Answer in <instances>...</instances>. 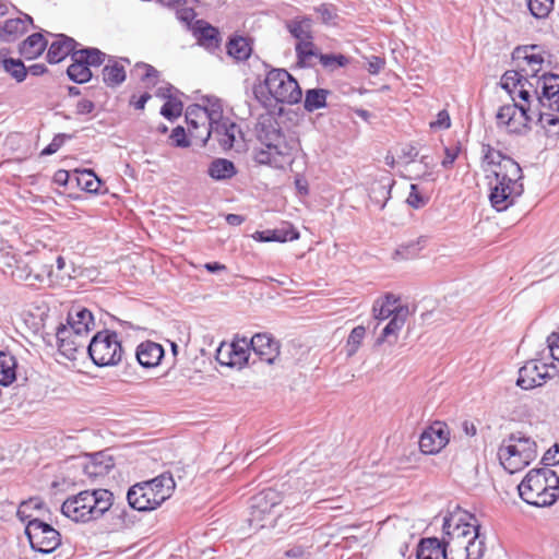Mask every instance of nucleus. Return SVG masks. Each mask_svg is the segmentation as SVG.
<instances>
[{
	"instance_id": "1",
	"label": "nucleus",
	"mask_w": 559,
	"mask_h": 559,
	"mask_svg": "<svg viewBox=\"0 0 559 559\" xmlns=\"http://www.w3.org/2000/svg\"><path fill=\"white\" fill-rule=\"evenodd\" d=\"M520 83L515 72L503 73L499 87L509 95L512 103L500 106L495 116L499 129L515 134L524 133L530 129L532 104L536 95V90H533L531 84Z\"/></svg>"
},
{
	"instance_id": "2",
	"label": "nucleus",
	"mask_w": 559,
	"mask_h": 559,
	"mask_svg": "<svg viewBox=\"0 0 559 559\" xmlns=\"http://www.w3.org/2000/svg\"><path fill=\"white\" fill-rule=\"evenodd\" d=\"M254 133L261 144L253 151V158L258 164L283 167L290 159L292 147L273 115L269 112L260 115Z\"/></svg>"
},
{
	"instance_id": "3",
	"label": "nucleus",
	"mask_w": 559,
	"mask_h": 559,
	"mask_svg": "<svg viewBox=\"0 0 559 559\" xmlns=\"http://www.w3.org/2000/svg\"><path fill=\"white\" fill-rule=\"evenodd\" d=\"M557 473L550 468L531 469L518 485L520 497L528 504L548 507L559 498Z\"/></svg>"
},
{
	"instance_id": "4",
	"label": "nucleus",
	"mask_w": 559,
	"mask_h": 559,
	"mask_svg": "<svg viewBox=\"0 0 559 559\" xmlns=\"http://www.w3.org/2000/svg\"><path fill=\"white\" fill-rule=\"evenodd\" d=\"M111 506L112 493L109 490H84L69 497L62 503L61 512L74 522H88L104 515Z\"/></svg>"
},
{
	"instance_id": "5",
	"label": "nucleus",
	"mask_w": 559,
	"mask_h": 559,
	"mask_svg": "<svg viewBox=\"0 0 559 559\" xmlns=\"http://www.w3.org/2000/svg\"><path fill=\"white\" fill-rule=\"evenodd\" d=\"M512 60L518 70H512L518 74L521 83L531 84L533 90L539 85L540 75L551 67V53L542 45H522L512 51Z\"/></svg>"
},
{
	"instance_id": "6",
	"label": "nucleus",
	"mask_w": 559,
	"mask_h": 559,
	"mask_svg": "<svg viewBox=\"0 0 559 559\" xmlns=\"http://www.w3.org/2000/svg\"><path fill=\"white\" fill-rule=\"evenodd\" d=\"M520 171L519 165L508 157L501 158L491 168L496 180L495 186L491 187V206L498 212L512 205L514 195L521 193L522 186L518 182Z\"/></svg>"
},
{
	"instance_id": "7",
	"label": "nucleus",
	"mask_w": 559,
	"mask_h": 559,
	"mask_svg": "<svg viewBox=\"0 0 559 559\" xmlns=\"http://www.w3.org/2000/svg\"><path fill=\"white\" fill-rule=\"evenodd\" d=\"M538 455L536 442L526 436L512 435L499 448L498 457L506 471L511 474L522 471Z\"/></svg>"
},
{
	"instance_id": "8",
	"label": "nucleus",
	"mask_w": 559,
	"mask_h": 559,
	"mask_svg": "<svg viewBox=\"0 0 559 559\" xmlns=\"http://www.w3.org/2000/svg\"><path fill=\"white\" fill-rule=\"evenodd\" d=\"M87 352L98 367L117 366L123 355L118 334L109 330L97 332L90 341Z\"/></svg>"
},
{
	"instance_id": "9",
	"label": "nucleus",
	"mask_w": 559,
	"mask_h": 559,
	"mask_svg": "<svg viewBox=\"0 0 559 559\" xmlns=\"http://www.w3.org/2000/svg\"><path fill=\"white\" fill-rule=\"evenodd\" d=\"M264 86L277 103L294 105L301 100L302 92L298 82L284 69L270 70Z\"/></svg>"
},
{
	"instance_id": "10",
	"label": "nucleus",
	"mask_w": 559,
	"mask_h": 559,
	"mask_svg": "<svg viewBox=\"0 0 559 559\" xmlns=\"http://www.w3.org/2000/svg\"><path fill=\"white\" fill-rule=\"evenodd\" d=\"M202 145H205L210 139L216 141L223 151L242 147L243 136L237 123L229 118H223L210 123L207 131H202Z\"/></svg>"
},
{
	"instance_id": "11",
	"label": "nucleus",
	"mask_w": 559,
	"mask_h": 559,
	"mask_svg": "<svg viewBox=\"0 0 559 559\" xmlns=\"http://www.w3.org/2000/svg\"><path fill=\"white\" fill-rule=\"evenodd\" d=\"M25 534L32 548L43 554L52 552L61 543L60 533L50 524L39 519L28 521L25 527Z\"/></svg>"
},
{
	"instance_id": "12",
	"label": "nucleus",
	"mask_w": 559,
	"mask_h": 559,
	"mask_svg": "<svg viewBox=\"0 0 559 559\" xmlns=\"http://www.w3.org/2000/svg\"><path fill=\"white\" fill-rule=\"evenodd\" d=\"M551 369L554 366L540 360H528L520 368L516 384L524 390L539 386L550 377Z\"/></svg>"
},
{
	"instance_id": "13",
	"label": "nucleus",
	"mask_w": 559,
	"mask_h": 559,
	"mask_svg": "<svg viewBox=\"0 0 559 559\" xmlns=\"http://www.w3.org/2000/svg\"><path fill=\"white\" fill-rule=\"evenodd\" d=\"M540 79L534 99L543 108L559 112V75L544 72Z\"/></svg>"
},
{
	"instance_id": "14",
	"label": "nucleus",
	"mask_w": 559,
	"mask_h": 559,
	"mask_svg": "<svg viewBox=\"0 0 559 559\" xmlns=\"http://www.w3.org/2000/svg\"><path fill=\"white\" fill-rule=\"evenodd\" d=\"M449 443V430L442 423H435L420 436L419 448L425 454H436Z\"/></svg>"
},
{
	"instance_id": "15",
	"label": "nucleus",
	"mask_w": 559,
	"mask_h": 559,
	"mask_svg": "<svg viewBox=\"0 0 559 559\" xmlns=\"http://www.w3.org/2000/svg\"><path fill=\"white\" fill-rule=\"evenodd\" d=\"M250 347L261 361L274 365L280 358V342L267 333H257L250 340Z\"/></svg>"
},
{
	"instance_id": "16",
	"label": "nucleus",
	"mask_w": 559,
	"mask_h": 559,
	"mask_svg": "<svg viewBox=\"0 0 559 559\" xmlns=\"http://www.w3.org/2000/svg\"><path fill=\"white\" fill-rule=\"evenodd\" d=\"M153 489L145 481L131 486L127 493L129 506L138 511H151L162 503L155 497Z\"/></svg>"
},
{
	"instance_id": "17",
	"label": "nucleus",
	"mask_w": 559,
	"mask_h": 559,
	"mask_svg": "<svg viewBox=\"0 0 559 559\" xmlns=\"http://www.w3.org/2000/svg\"><path fill=\"white\" fill-rule=\"evenodd\" d=\"M280 493L272 488L264 489L253 496L250 504V523L252 524L255 522L259 524V522L263 520L264 515L269 514L274 507L280 504Z\"/></svg>"
},
{
	"instance_id": "18",
	"label": "nucleus",
	"mask_w": 559,
	"mask_h": 559,
	"mask_svg": "<svg viewBox=\"0 0 559 559\" xmlns=\"http://www.w3.org/2000/svg\"><path fill=\"white\" fill-rule=\"evenodd\" d=\"M443 532L447 539L444 538L442 542L448 547H453L461 549L462 544H465L466 540L472 537L475 533L478 532V527L468 523H453V519H444L443 523Z\"/></svg>"
},
{
	"instance_id": "19",
	"label": "nucleus",
	"mask_w": 559,
	"mask_h": 559,
	"mask_svg": "<svg viewBox=\"0 0 559 559\" xmlns=\"http://www.w3.org/2000/svg\"><path fill=\"white\" fill-rule=\"evenodd\" d=\"M186 120L190 136L202 141V131H207L210 128V118L203 106L201 104L190 105L186 111Z\"/></svg>"
},
{
	"instance_id": "20",
	"label": "nucleus",
	"mask_w": 559,
	"mask_h": 559,
	"mask_svg": "<svg viewBox=\"0 0 559 559\" xmlns=\"http://www.w3.org/2000/svg\"><path fill=\"white\" fill-rule=\"evenodd\" d=\"M59 352L68 359H75L80 348L85 347V336H79L71 332V329H57L56 333Z\"/></svg>"
},
{
	"instance_id": "21",
	"label": "nucleus",
	"mask_w": 559,
	"mask_h": 559,
	"mask_svg": "<svg viewBox=\"0 0 559 559\" xmlns=\"http://www.w3.org/2000/svg\"><path fill=\"white\" fill-rule=\"evenodd\" d=\"M400 308H409L407 305L401 304L397 296L392 293H386L384 296L374 300L372 306L373 318L378 321H383L393 318Z\"/></svg>"
},
{
	"instance_id": "22",
	"label": "nucleus",
	"mask_w": 559,
	"mask_h": 559,
	"mask_svg": "<svg viewBox=\"0 0 559 559\" xmlns=\"http://www.w3.org/2000/svg\"><path fill=\"white\" fill-rule=\"evenodd\" d=\"M135 356L142 367L153 368L158 366L164 357V348L156 342L145 341L138 345Z\"/></svg>"
},
{
	"instance_id": "23",
	"label": "nucleus",
	"mask_w": 559,
	"mask_h": 559,
	"mask_svg": "<svg viewBox=\"0 0 559 559\" xmlns=\"http://www.w3.org/2000/svg\"><path fill=\"white\" fill-rule=\"evenodd\" d=\"M79 44L71 37L63 34L56 35L55 40L51 43L48 52L47 60L49 63H59L69 55L76 52L75 49Z\"/></svg>"
},
{
	"instance_id": "24",
	"label": "nucleus",
	"mask_w": 559,
	"mask_h": 559,
	"mask_svg": "<svg viewBox=\"0 0 559 559\" xmlns=\"http://www.w3.org/2000/svg\"><path fill=\"white\" fill-rule=\"evenodd\" d=\"M394 183V180L389 176H383L371 182L368 189V195L370 201L374 205H378L380 210L384 209L386 202L391 198V190Z\"/></svg>"
},
{
	"instance_id": "25",
	"label": "nucleus",
	"mask_w": 559,
	"mask_h": 559,
	"mask_svg": "<svg viewBox=\"0 0 559 559\" xmlns=\"http://www.w3.org/2000/svg\"><path fill=\"white\" fill-rule=\"evenodd\" d=\"M94 325L93 314L85 308H78L74 312L69 313L68 325H61V329H71V332L85 336L91 326Z\"/></svg>"
},
{
	"instance_id": "26",
	"label": "nucleus",
	"mask_w": 559,
	"mask_h": 559,
	"mask_svg": "<svg viewBox=\"0 0 559 559\" xmlns=\"http://www.w3.org/2000/svg\"><path fill=\"white\" fill-rule=\"evenodd\" d=\"M409 314V308H400V310L396 311L393 318H390L389 323L383 328L377 343H395V341L397 340V335L400 331L403 329Z\"/></svg>"
},
{
	"instance_id": "27",
	"label": "nucleus",
	"mask_w": 559,
	"mask_h": 559,
	"mask_svg": "<svg viewBox=\"0 0 559 559\" xmlns=\"http://www.w3.org/2000/svg\"><path fill=\"white\" fill-rule=\"evenodd\" d=\"M417 559H450L448 548L436 537L423 538L418 545Z\"/></svg>"
},
{
	"instance_id": "28",
	"label": "nucleus",
	"mask_w": 559,
	"mask_h": 559,
	"mask_svg": "<svg viewBox=\"0 0 559 559\" xmlns=\"http://www.w3.org/2000/svg\"><path fill=\"white\" fill-rule=\"evenodd\" d=\"M193 33L201 46L215 49L219 45L218 31L203 20H198L193 26Z\"/></svg>"
},
{
	"instance_id": "29",
	"label": "nucleus",
	"mask_w": 559,
	"mask_h": 559,
	"mask_svg": "<svg viewBox=\"0 0 559 559\" xmlns=\"http://www.w3.org/2000/svg\"><path fill=\"white\" fill-rule=\"evenodd\" d=\"M145 483L150 488L154 489L152 491L160 503L171 496L176 486L175 480L169 473H163L151 480H146Z\"/></svg>"
},
{
	"instance_id": "30",
	"label": "nucleus",
	"mask_w": 559,
	"mask_h": 559,
	"mask_svg": "<svg viewBox=\"0 0 559 559\" xmlns=\"http://www.w3.org/2000/svg\"><path fill=\"white\" fill-rule=\"evenodd\" d=\"M102 74L104 83L109 87H116L126 80L124 67L115 57H108Z\"/></svg>"
},
{
	"instance_id": "31",
	"label": "nucleus",
	"mask_w": 559,
	"mask_h": 559,
	"mask_svg": "<svg viewBox=\"0 0 559 559\" xmlns=\"http://www.w3.org/2000/svg\"><path fill=\"white\" fill-rule=\"evenodd\" d=\"M33 22L32 17L27 14L24 17H16L7 20L1 28L0 37L5 41L15 40L19 36L23 35Z\"/></svg>"
},
{
	"instance_id": "32",
	"label": "nucleus",
	"mask_w": 559,
	"mask_h": 559,
	"mask_svg": "<svg viewBox=\"0 0 559 559\" xmlns=\"http://www.w3.org/2000/svg\"><path fill=\"white\" fill-rule=\"evenodd\" d=\"M111 457H106L103 453H97L93 459L84 465L83 472L90 479L104 477L112 468Z\"/></svg>"
},
{
	"instance_id": "33",
	"label": "nucleus",
	"mask_w": 559,
	"mask_h": 559,
	"mask_svg": "<svg viewBox=\"0 0 559 559\" xmlns=\"http://www.w3.org/2000/svg\"><path fill=\"white\" fill-rule=\"evenodd\" d=\"M47 47V40L40 33H34L20 45V53L28 59L40 56Z\"/></svg>"
},
{
	"instance_id": "34",
	"label": "nucleus",
	"mask_w": 559,
	"mask_h": 559,
	"mask_svg": "<svg viewBox=\"0 0 559 559\" xmlns=\"http://www.w3.org/2000/svg\"><path fill=\"white\" fill-rule=\"evenodd\" d=\"M254 238L260 241H264V242L293 241V240H297L299 238V231L297 229H295L294 227L289 226L286 228H280V229H274V230L257 231L254 235Z\"/></svg>"
},
{
	"instance_id": "35",
	"label": "nucleus",
	"mask_w": 559,
	"mask_h": 559,
	"mask_svg": "<svg viewBox=\"0 0 559 559\" xmlns=\"http://www.w3.org/2000/svg\"><path fill=\"white\" fill-rule=\"evenodd\" d=\"M17 362L13 355L0 350V384L8 386L16 379Z\"/></svg>"
},
{
	"instance_id": "36",
	"label": "nucleus",
	"mask_w": 559,
	"mask_h": 559,
	"mask_svg": "<svg viewBox=\"0 0 559 559\" xmlns=\"http://www.w3.org/2000/svg\"><path fill=\"white\" fill-rule=\"evenodd\" d=\"M286 26L298 41L312 39V20L310 17H295L287 22Z\"/></svg>"
},
{
	"instance_id": "37",
	"label": "nucleus",
	"mask_w": 559,
	"mask_h": 559,
	"mask_svg": "<svg viewBox=\"0 0 559 559\" xmlns=\"http://www.w3.org/2000/svg\"><path fill=\"white\" fill-rule=\"evenodd\" d=\"M234 365L238 369L243 368L249 364L250 357V341L246 337L237 338L233 343L228 344Z\"/></svg>"
},
{
	"instance_id": "38",
	"label": "nucleus",
	"mask_w": 559,
	"mask_h": 559,
	"mask_svg": "<svg viewBox=\"0 0 559 559\" xmlns=\"http://www.w3.org/2000/svg\"><path fill=\"white\" fill-rule=\"evenodd\" d=\"M236 173L234 163L225 158L214 159L207 169L209 176L215 180L230 179Z\"/></svg>"
},
{
	"instance_id": "39",
	"label": "nucleus",
	"mask_w": 559,
	"mask_h": 559,
	"mask_svg": "<svg viewBox=\"0 0 559 559\" xmlns=\"http://www.w3.org/2000/svg\"><path fill=\"white\" fill-rule=\"evenodd\" d=\"M252 48L247 38L238 36L227 43V53L237 61H243L250 57Z\"/></svg>"
},
{
	"instance_id": "40",
	"label": "nucleus",
	"mask_w": 559,
	"mask_h": 559,
	"mask_svg": "<svg viewBox=\"0 0 559 559\" xmlns=\"http://www.w3.org/2000/svg\"><path fill=\"white\" fill-rule=\"evenodd\" d=\"M72 60V64L67 70L70 80L80 84L88 82L92 78V72L87 64L81 58H76V52H73Z\"/></svg>"
},
{
	"instance_id": "41",
	"label": "nucleus",
	"mask_w": 559,
	"mask_h": 559,
	"mask_svg": "<svg viewBox=\"0 0 559 559\" xmlns=\"http://www.w3.org/2000/svg\"><path fill=\"white\" fill-rule=\"evenodd\" d=\"M329 91L324 88H311L306 91L304 107L307 111L324 108L326 106V96Z\"/></svg>"
},
{
	"instance_id": "42",
	"label": "nucleus",
	"mask_w": 559,
	"mask_h": 559,
	"mask_svg": "<svg viewBox=\"0 0 559 559\" xmlns=\"http://www.w3.org/2000/svg\"><path fill=\"white\" fill-rule=\"evenodd\" d=\"M298 61L304 66H314V60L318 59L319 52L317 51L312 39L298 41L295 47Z\"/></svg>"
},
{
	"instance_id": "43",
	"label": "nucleus",
	"mask_w": 559,
	"mask_h": 559,
	"mask_svg": "<svg viewBox=\"0 0 559 559\" xmlns=\"http://www.w3.org/2000/svg\"><path fill=\"white\" fill-rule=\"evenodd\" d=\"M538 123L545 131L547 138L551 140H559V118L558 116L549 112H539Z\"/></svg>"
},
{
	"instance_id": "44",
	"label": "nucleus",
	"mask_w": 559,
	"mask_h": 559,
	"mask_svg": "<svg viewBox=\"0 0 559 559\" xmlns=\"http://www.w3.org/2000/svg\"><path fill=\"white\" fill-rule=\"evenodd\" d=\"M2 69L9 73L16 82H23L26 78L27 70L20 59L2 58Z\"/></svg>"
},
{
	"instance_id": "45",
	"label": "nucleus",
	"mask_w": 559,
	"mask_h": 559,
	"mask_svg": "<svg viewBox=\"0 0 559 559\" xmlns=\"http://www.w3.org/2000/svg\"><path fill=\"white\" fill-rule=\"evenodd\" d=\"M108 57L109 56H107L105 52L100 51L97 48H84L79 49L76 51V58H81L87 64L88 68L91 66H100L105 62L106 59L108 60Z\"/></svg>"
},
{
	"instance_id": "46",
	"label": "nucleus",
	"mask_w": 559,
	"mask_h": 559,
	"mask_svg": "<svg viewBox=\"0 0 559 559\" xmlns=\"http://www.w3.org/2000/svg\"><path fill=\"white\" fill-rule=\"evenodd\" d=\"M478 532L469 537L465 544H462L461 549L466 552V559H479L483 557L485 551V543L479 539Z\"/></svg>"
},
{
	"instance_id": "47",
	"label": "nucleus",
	"mask_w": 559,
	"mask_h": 559,
	"mask_svg": "<svg viewBox=\"0 0 559 559\" xmlns=\"http://www.w3.org/2000/svg\"><path fill=\"white\" fill-rule=\"evenodd\" d=\"M427 237L421 236L416 241H411L406 245L400 246L395 255L400 259H411L417 255V253L426 246Z\"/></svg>"
},
{
	"instance_id": "48",
	"label": "nucleus",
	"mask_w": 559,
	"mask_h": 559,
	"mask_svg": "<svg viewBox=\"0 0 559 559\" xmlns=\"http://www.w3.org/2000/svg\"><path fill=\"white\" fill-rule=\"evenodd\" d=\"M78 183L81 186L85 191L97 193L102 181L100 179L94 174L91 169H84L80 173V177L78 178Z\"/></svg>"
},
{
	"instance_id": "49",
	"label": "nucleus",
	"mask_w": 559,
	"mask_h": 559,
	"mask_svg": "<svg viewBox=\"0 0 559 559\" xmlns=\"http://www.w3.org/2000/svg\"><path fill=\"white\" fill-rule=\"evenodd\" d=\"M201 105L203 106V109L206 110L210 123L225 118L223 116V105L218 98L206 96L203 98V103Z\"/></svg>"
},
{
	"instance_id": "50",
	"label": "nucleus",
	"mask_w": 559,
	"mask_h": 559,
	"mask_svg": "<svg viewBox=\"0 0 559 559\" xmlns=\"http://www.w3.org/2000/svg\"><path fill=\"white\" fill-rule=\"evenodd\" d=\"M528 9L537 19H545L554 9L555 0H528Z\"/></svg>"
},
{
	"instance_id": "51",
	"label": "nucleus",
	"mask_w": 559,
	"mask_h": 559,
	"mask_svg": "<svg viewBox=\"0 0 559 559\" xmlns=\"http://www.w3.org/2000/svg\"><path fill=\"white\" fill-rule=\"evenodd\" d=\"M366 334V330L362 325H358L354 328L348 335L347 344H346V354L347 356H353L358 350L364 337Z\"/></svg>"
},
{
	"instance_id": "52",
	"label": "nucleus",
	"mask_w": 559,
	"mask_h": 559,
	"mask_svg": "<svg viewBox=\"0 0 559 559\" xmlns=\"http://www.w3.org/2000/svg\"><path fill=\"white\" fill-rule=\"evenodd\" d=\"M131 73L139 76L141 81L152 84H155L158 76V71L146 63H136Z\"/></svg>"
},
{
	"instance_id": "53",
	"label": "nucleus",
	"mask_w": 559,
	"mask_h": 559,
	"mask_svg": "<svg viewBox=\"0 0 559 559\" xmlns=\"http://www.w3.org/2000/svg\"><path fill=\"white\" fill-rule=\"evenodd\" d=\"M182 112V103L176 97H169L160 109V115L166 119L173 120L178 118Z\"/></svg>"
},
{
	"instance_id": "54",
	"label": "nucleus",
	"mask_w": 559,
	"mask_h": 559,
	"mask_svg": "<svg viewBox=\"0 0 559 559\" xmlns=\"http://www.w3.org/2000/svg\"><path fill=\"white\" fill-rule=\"evenodd\" d=\"M318 60L325 69L329 70L344 67L347 63V58L343 55L319 53Z\"/></svg>"
},
{
	"instance_id": "55",
	"label": "nucleus",
	"mask_w": 559,
	"mask_h": 559,
	"mask_svg": "<svg viewBox=\"0 0 559 559\" xmlns=\"http://www.w3.org/2000/svg\"><path fill=\"white\" fill-rule=\"evenodd\" d=\"M428 201H429V198L419 191L417 185H415V183L411 185V191L406 199V203L411 207L421 209L428 203Z\"/></svg>"
},
{
	"instance_id": "56",
	"label": "nucleus",
	"mask_w": 559,
	"mask_h": 559,
	"mask_svg": "<svg viewBox=\"0 0 559 559\" xmlns=\"http://www.w3.org/2000/svg\"><path fill=\"white\" fill-rule=\"evenodd\" d=\"M314 10L320 20L325 24L332 23L336 17V10L330 4H320Z\"/></svg>"
},
{
	"instance_id": "57",
	"label": "nucleus",
	"mask_w": 559,
	"mask_h": 559,
	"mask_svg": "<svg viewBox=\"0 0 559 559\" xmlns=\"http://www.w3.org/2000/svg\"><path fill=\"white\" fill-rule=\"evenodd\" d=\"M216 359L221 365L235 367L229 346L226 343H222L221 346L217 348Z\"/></svg>"
},
{
	"instance_id": "58",
	"label": "nucleus",
	"mask_w": 559,
	"mask_h": 559,
	"mask_svg": "<svg viewBox=\"0 0 559 559\" xmlns=\"http://www.w3.org/2000/svg\"><path fill=\"white\" fill-rule=\"evenodd\" d=\"M429 126L431 129L435 130L449 129L451 127V118L449 112L445 109L439 111L437 115V119L435 121H431Z\"/></svg>"
},
{
	"instance_id": "59",
	"label": "nucleus",
	"mask_w": 559,
	"mask_h": 559,
	"mask_svg": "<svg viewBox=\"0 0 559 559\" xmlns=\"http://www.w3.org/2000/svg\"><path fill=\"white\" fill-rule=\"evenodd\" d=\"M170 139H171L174 145L177 147H188L190 145V142L187 139L186 131L180 126L173 129Z\"/></svg>"
},
{
	"instance_id": "60",
	"label": "nucleus",
	"mask_w": 559,
	"mask_h": 559,
	"mask_svg": "<svg viewBox=\"0 0 559 559\" xmlns=\"http://www.w3.org/2000/svg\"><path fill=\"white\" fill-rule=\"evenodd\" d=\"M419 163L424 165L425 167V170L424 173L421 174L420 178L425 179V180H431V181H435L436 178L433 176V168H435V163L431 158H429L427 155H423L420 158H419Z\"/></svg>"
},
{
	"instance_id": "61",
	"label": "nucleus",
	"mask_w": 559,
	"mask_h": 559,
	"mask_svg": "<svg viewBox=\"0 0 559 559\" xmlns=\"http://www.w3.org/2000/svg\"><path fill=\"white\" fill-rule=\"evenodd\" d=\"M460 150L461 148L459 145H455L453 147H445L444 148L445 156L441 162L442 167H444L447 169L452 167L453 163L455 162V159L459 156Z\"/></svg>"
},
{
	"instance_id": "62",
	"label": "nucleus",
	"mask_w": 559,
	"mask_h": 559,
	"mask_svg": "<svg viewBox=\"0 0 559 559\" xmlns=\"http://www.w3.org/2000/svg\"><path fill=\"white\" fill-rule=\"evenodd\" d=\"M66 138V134H57L52 141L41 151V155H51L56 153L63 145Z\"/></svg>"
},
{
	"instance_id": "63",
	"label": "nucleus",
	"mask_w": 559,
	"mask_h": 559,
	"mask_svg": "<svg viewBox=\"0 0 559 559\" xmlns=\"http://www.w3.org/2000/svg\"><path fill=\"white\" fill-rule=\"evenodd\" d=\"M543 461L548 465L559 464V442H556L545 452Z\"/></svg>"
},
{
	"instance_id": "64",
	"label": "nucleus",
	"mask_w": 559,
	"mask_h": 559,
	"mask_svg": "<svg viewBox=\"0 0 559 559\" xmlns=\"http://www.w3.org/2000/svg\"><path fill=\"white\" fill-rule=\"evenodd\" d=\"M385 61L383 58L378 56H371L368 59L367 71L370 74H378L384 68Z\"/></svg>"
}]
</instances>
